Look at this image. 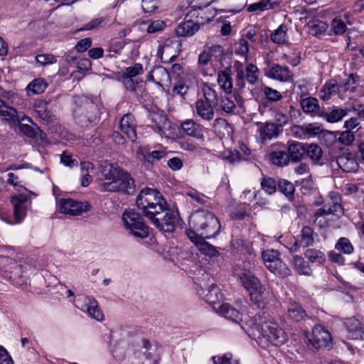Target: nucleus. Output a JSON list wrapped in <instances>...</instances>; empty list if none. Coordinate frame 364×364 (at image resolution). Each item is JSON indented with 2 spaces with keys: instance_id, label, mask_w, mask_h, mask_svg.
Here are the masks:
<instances>
[{
  "instance_id": "nucleus-46",
  "label": "nucleus",
  "mask_w": 364,
  "mask_h": 364,
  "mask_svg": "<svg viewBox=\"0 0 364 364\" xmlns=\"http://www.w3.org/2000/svg\"><path fill=\"white\" fill-rule=\"evenodd\" d=\"M89 316L97 321H102L104 319V314L97 304V301L95 299L90 300L89 306L87 309Z\"/></svg>"
},
{
  "instance_id": "nucleus-61",
  "label": "nucleus",
  "mask_w": 364,
  "mask_h": 364,
  "mask_svg": "<svg viewBox=\"0 0 364 364\" xmlns=\"http://www.w3.org/2000/svg\"><path fill=\"white\" fill-rule=\"evenodd\" d=\"M359 77L356 73H351L347 81L343 85V90L345 91H351L354 92L355 88V85L358 81Z\"/></svg>"
},
{
  "instance_id": "nucleus-24",
  "label": "nucleus",
  "mask_w": 364,
  "mask_h": 364,
  "mask_svg": "<svg viewBox=\"0 0 364 364\" xmlns=\"http://www.w3.org/2000/svg\"><path fill=\"white\" fill-rule=\"evenodd\" d=\"M345 324L348 331L349 338L364 340V329L360 327V322L355 317L347 318Z\"/></svg>"
},
{
  "instance_id": "nucleus-41",
  "label": "nucleus",
  "mask_w": 364,
  "mask_h": 364,
  "mask_svg": "<svg viewBox=\"0 0 364 364\" xmlns=\"http://www.w3.org/2000/svg\"><path fill=\"white\" fill-rule=\"evenodd\" d=\"M154 75L156 76V84L163 86L170 82V75L167 70L162 66L154 68Z\"/></svg>"
},
{
  "instance_id": "nucleus-64",
  "label": "nucleus",
  "mask_w": 364,
  "mask_h": 364,
  "mask_svg": "<svg viewBox=\"0 0 364 364\" xmlns=\"http://www.w3.org/2000/svg\"><path fill=\"white\" fill-rule=\"evenodd\" d=\"M36 59L42 65L53 64L56 62L55 56L51 54H39L36 55Z\"/></svg>"
},
{
  "instance_id": "nucleus-39",
  "label": "nucleus",
  "mask_w": 364,
  "mask_h": 364,
  "mask_svg": "<svg viewBox=\"0 0 364 364\" xmlns=\"http://www.w3.org/2000/svg\"><path fill=\"white\" fill-rule=\"evenodd\" d=\"M278 189L284 194L289 200L294 199V186L287 179L280 178L277 181Z\"/></svg>"
},
{
  "instance_id": "nucleus-5",
  "label": "nucleus",
  "mask_w": 364,
  "mask_h": 364,
  "mask_svg": "<svg viewBox=\"0 0 364 364\" xmlns=\"http://www.w3.org/2000/svg\"><path fill=\"white\" fill-rule=\"evenodd\" d=\"M102 191L118 192L127 195H133L136 191V185L131 174L122 169L118 176L110 183H101Z\"/></svg>"
},
{
  "instance_id": "nucleus-62",
  "label": "nucleus",
  "mask_w": 364,
  "mask_h": 364,
  "mask_svg": "<svg viewBox=\"0 0 364 364\" xmlns=\"http://www.w3.org/2000/svg\"><path fill=\"white\" fill-rule=\"evenodd\" d=\"M258 72L257 68L253 64H249L246 68V77L248 82L251 84H254L257 80Z\"/></svg>"
},
{
  "instance_id": "nucleus-4",
  "label": "nucleus",
  "mask_w": 364,
  "mask_h": 364,
  "mask_svg": "<svg viewBox=\"0 0 364 364\" xmlns=\"http://www.w3.org/2000/svg\"><path fill=\"white\" fill-rule=\"evenodd\" d=\"M136 203L139 209L144 215L153 209H161L164 204H166V200L158 190L145 188L137 196Z\"/></svg>"
},
{
  "instance_id": "nucleus-57",
  "label": "nucleus",
  "mask_w": 364,
  "mask_h": 364,
  "mask_svg": "<svg viewBox=\"0 0 364 364\" xmlns=\"http://www.w3.org/2000/svg\"><path fill=\"white\" fill-rule=\"evenodd\" d=\"M263 92L267 100L270 102H277L282 97L279 92L269 87H264Z\"/></svg>"
},
{
  "instance_id": "nucleus-12",
  "label": "nucleus",
  "mask_w": 364,
  "mask_h": 364,
  "mask_svg": "<svg viewBox=\"0 0 364 364\" xmlns=\"http://www.w3.org/2000/svg\"><path fill=\"white\" fill-rule=\"evenodd\" d=\"M188 237L198 247L201 253L210 257H217L220 255L219 250L217 247L205 241L204 239L205 237H199V235L193 231L188 232Z\"/></svg>"
},
{
  "instance_id": "nucleus-33",
  "label": "nucleus",
  "mask_w": 364,
  "mask_h": 364,
  "mask_svg": "<svg viewBox=\"0 0 364 364\" xmlns=\"http://www.w3.org/2000/svg\"><path fill=\"white\" fill-rule=\"evenodd\" d=\"M270 75L272 78L284 82L290 80L292 76L288 67L279 65H276L272 68Z\"/></svg>"
},
{
  "instance_id": "nucleus-25",
  "label": "nucleus",
  "mask_w": 364,
  "mask_h": 364,
  "mask_svg": "<svg viewBox=\"0 0 364 364\" xmlns=\"http://www.w3.org/2000/svg\"><path fill=\"white\" fill-rule=\"evenodd\" d=\"M215 107L203 102V99H199L196 103V112L203 120L210 121L214 118Z\"/></svg>"
},
{
  "instance_id": "nucleus-59",
  "label": "nucleus",
  "mask_w": 364,
  "mask_h": 364,
  "mask_svg": "<svg viewBox=\"0 0 364 364\" xmlns=\"http://www.w3.org/2000/svg\"><path fill=\"white\" fill-rule=\"evenodd\" d=\"M106 18H95L86 23L82 28H81V31H90L93 29H97L101 28L105 23Z\"/></svg>"
},
{
  "instance_id": "nucleus-19",
  "label": "nucleus",
  "mask_w": 364,
  "mask_h": 364,
  "mask_svg": "<svg viewBox=\"0 0 364 364\" xmlns=\"http://www.w3.org/2000/svg\"><path fill=\"white\" fill-rule=\"evenodd\" d=\"M12 94L0 87V116L8 121H14L17 114L16 109L7 105L3 99H10Z\"/></svg>"
},
{
  "instance_id": "nucleus-13",
  "label": "nucleus",
  "mask_w": 364,
  "mask_h": 364,
  "mask_svg": "<svg viewBox=\"0 0 364 364\" xmlns=\"http://www.w3.org/2000/svg\"><path fill=\"white\" fill-rule=\"evenodd\" d=\"M242 286L249 292L262 284L259 279L250 269H240L235 272Z\"/></svg>"
},
{
  "instance_id": "nucleus-43",
  "label": "nucleus",
  "mask_w": 364,
  "mask_h": 364,
  "mask_svg": "<svg viewBox=\"0 0 364 364\" xmlns=\"http://www.w3.org/2000/svg\"><path fill=\"white\" fill-rule=\"evenodd\" d=\"M203 102L212 105V106L217 107L219 105V99L217 92L210 87L205 85L203 88Z\"/></svg>"
},
{
  "instance_id": "nucleus-9",
  "label": "nucleus",
  "mask_w": 364,
  "mask_h": 364,
  "mask_svg": "<svg viewBox=\"0 0 364 364\" xmlns=\"http://www.w3.org/2000/svg\"><path fill=\"white\" fill-rule=\"evenodd\" d=\"M74 118L81 127H87L97 119L99 109L97 105L89 99H85L82 104L74 109Z\"/></svg>"
},
{
  "instance_id": "nucleus-50",
  "label": "nucleus",
  "mask_w": 364,
  "mask_h": 364,
  "mask_svg": "<svg viewBox=\"0 0 364 364\" xmlns=\"http://www.w3.org/2000/svg\"><path fill=\"white\" fill-rule=\"evenodd\" d=\"M337 86V82L336 80H330L328 81L322 87L320 92L323 95H320V98L323 100H327L330 98L331 94L336 91V87Z\"/></svg>"
},
{
  "instance_id": "nucleus-60",
  "label": "nucleus",
  "mask_w": 364,
  "mask_h": 364,
  "mask_svg": "<svg viewBox=\"0 0 364 364\" xmlns=\"http://www.w3.org/2000/svg\"><path fill=\"white\" fill-rule=\"evenodd\" d=\"M166 26L165 21L162 20L152 21L146 28L149 33H154L162 31Z\"/></svg>"
},
{
  "instance_id": "nucleus-14",
  "label": "nucleus",
  "mask_w": 364,
  "mask_h": 364,
  "mask_svg": "<svg viewBox=\"0 0 364 364\" xmlns=\"http://www.w3.org/2000/svg\"><path fill=\"white\" fill-rule=\"evenodd\" d=\"M249 296L252 303L261 309H264L272 299L271 293L262 284L250 291Z\"/></svg>"
},
{
  "instance_id": "nucleus-36",
  "label": "nucleus",
  "mask_w": 364,
  "mask_h": 364,
  "mask_svg": "<svg viewBox=\"0 0 364 364\" xmlns=\"http://www.w3.org/2000/svg\"><path fill=\"white\" fill-rule=\"evenodd\" d=\"M279 126L274 123H266V124L260 128V136L262 139H272V137L277 136L279 132Z\"/></svg>"
},
{
  "instance_id": "nucleus-55",
  "label": "nucleus",
  "mask_w": 364,
  "mask_h": 364,
  "mask_svg": "<svg viewBox=\"0 0 364 364\" xmlns=\"http://www.w3.org/2000/svg\"><path fill=\"white\" fill-rule=\"evenodd\" d=\"M143 73V67L140 63H136L134 65L128 67L126 68V70L122 73V77L128 76L129 77L134 78L137 75L141 74Z\"/></svg>"
},
{
  "instance_id": "nucleus-49",
  "label": "nucleus",
  "mask_w": 364,
  "mask_h": 364,
  "mask_svg": "<svg viewBox=\"0 0 364 364\" xmlns=\"http://www.w3.org/2000/svg\"><path fill=\"white\" fill-rule=\"evenodd\" d=\"M223 158L230 162V164H235L239 162L241 160L245 159L237 149H228L223 153Z\"/></svg>"
},
{
  "instance_id": "nucleus-28",
  "label": "nucleus",
  "mask_w": 364,
  "mask_h": 364,
  "mask_svg": "<svg viewBox=\"0 0 364 364\" xmlns=\"http://www.w3.org/2000/svg\"><path fill=\"white\" fill-rule=\"evenodd\" d=\"M182 130L188 136L196 139L203 137V127L192 119H188L181 124Z\"/></svg>"
},
{
  "instance_id": "nucleus-17",
  "label": "nucleus",
  "mask_w": 364,
  "mask_h": 364,
  "mask_svg": "<svg viewBox=\"0 0 364 364\" xmlns=\"http://www.w3.org/2000/svg\"><path fill=\"white\" fill-rule=\"evenodd\" d=\"M200 28L199 24L193 18L188 16V12L186 15L184 21L179 23L176 28L178 36L188 37L193 36Z\"/></svg>"
},
{
  "instance_id": "nucleus-3",
  "label": "nucleus",
  "mask_w": 364,
  "mask_h": 364,
  "mask_svg": "<svg viewBox=\"0 0 364 364\" xmlns=\"http://www.w3.org/2000/svg\"><path fill=\"white\" fill-rule=\"evenodd\" d=\"M156 228L166 232L175 230L179 214L178 210L171 208L164 204L161 209H153L144 215Z\"/></svg>"
},
{
  "instance_id": "nucleus-58",
  "label": "nucleus",
  "mask_w": 364,
  "mask_h": 364,
  "mask_svg": "<svg viewBox=\"0 0 364 364\" xmlns=\"http://www.w3.org/2000/svg\"><path fill=\"white\" fill-rule=\"evenodd\" d=\"M337 134H339L338 141L346 146H348L353 143L354 141V134L352 132L347 130L341 132H336Z\"/></svg>"
},
{
  "instance_id": "nucleus-8",
  "label": "nucleus",
  "mask_w": 364,
  "mask_h": 364,
  "mask_svg": "<svg viewBox=\"0 0 364 364\" xmlns=\"http://www.w3.org/2000/svg\"><path fill=\"white\" fill-rule=\"evenodd\" d=\"M215 1L193 0L191 9L188 11V16L193 18L199 26L211 21L215 16L217 11L214 8L209 7V6Z\"/></svg>"
},
{
  "instance_id": "nucleus-7",
  "label": "nucleus",
  "mask_w": 364,
  "mask_h": 364,
  "mask_svg": "<svg viewBox=\"0 0 364 364\" xmlns=\"http://www.w3.org/2000/svg\"><path fill=\"white\" fill-rule=\"evenodd\" d=\"M159 346L143 339L139 348L135 350L132 364H159L161 360Z\"/></svg>"
},
{
  "instance_id": "nucleus-40",
  "label": "nucleus",
  "mask_w": 364,
  "mask_h": 364,
  "mask_svg": "<svg viewBox=\"0 0 364 364\" xmlns=\"http://www.w3.org/2000/svg\"><path fill=\"white\" fill-rule=\"evenodd\" d=\"M47 87L48 83L44 79L37 78L31 81L26 89L28 92H31L33 94H41L46 90Z\"/></svg>"
},
{
  "instance_id": "nucleus-6",
  "label": "nucleus",
  "mask_w": 364,
  "mask_h": 364,
  "mask_svg": "<svg viewBox=\"0 0 364 364\" xmlns=\"http://www.w3.org/2000/svg\"><path fill=\"white\" fill-rule=\"evenodd\" d=\"M125 228L129 233L139 239L149 236V227L145 224L141 214L134 210H125L122 215Z\"/></svg>"
},
{
  "instance_id": "nucleus-47",
  "label": "nucleus",
  "mask_w": 364,
  "mask_h": 364,
  "mask_svg": "<svg viewBox=\"0 0 364 364\" xmlns=\"http://www.w3.org/2000/svg\"><path fill=\"white\" fill-rule=\"evenodd\" d=\"M338 210H341V206L338 203H334L333 205L329 206L328 208L323 206L320 208V218L330 215L331 218H328V220H334L338 217L336 213Z\"/></svg>"
},
{
  "instance_id": "nucleus-38",
  "label": "nucleus",
  "mask_w": 364,
  "mask_h": 364,
  "mask_svg": "<svg viewBox=\"0 0 364 364\" xmlns=\"http://www.w3.org/2000/svg\"><path fill=\"white\" fill-rule=\"evenodd\" d=\"M287 26L285 24H282L270 34V39L274 43L284 44L287 43Z\"/></svg>"
},
{
  "instance_id": "nucleus-11",
  "label": "nucleus",
  "mask_w": 364,
  "mask_h": 364,
  "mask_svg": "<svg viewBox=\"0 0 364 364\" xmlns=\"http://www.w3.org/2000/svg\"><path fill=\"white\" fill-rule=\"evenodd\" d=\"M58 208L61 213L78 215L90 210L91 205L87 202L82 203L70 198H62L59 200Z\"/></svg>"
},
{
  "instance_id": "nucleus-31",
  "label": "nucleus",
  "mask_w": 364,
  "mask_h": 364,
  "mask_svg": "<svg viewBox=\"0 0 364 364\" xmlns=\"http://www.w3.org/2000/svg\"><path fill=\"white\" fill-rule=\"evenodd\" d=\"M350 111V107H346L345 109L336 108L330 113L320 112V117L325 118L328 122L334 123L341 120Z\"/></svg>"
},
{
  "instance_id": "nucleus-10",
  "label": "nucleus",
  "mask_w": 364,
  "mask_h": 364,
  "mask_svg": "<svg viewBox=\"0 0 364 364\" xmlns=\"http://www.w3.org/2000/svg\"><path fill=\"white\" fill-rule=\"evenodd\" d=\"M198 293L203 299L213 306L214 309L218 308V305L222 304L221 302L223 301V294L220 288L214 283L205 285V287L200 286Z\"/></svg>"
},
{
  "instance_id": "nucleus-22",
  "label": "nucleus",
  "mask_w": 364,
  "mask_h": 364,
  "mask_svg": "<svg viewBox=\"0 0 364 364\" xmlns=\"http://www.w3.org/2000/svg\"><path fill=\"white\" fill-rule=\"evenodd\" d=\"M120 129L132 141L136 139L134 118L132 114H127L122 117L120 121Z\"/></svg>"
},
{
  "instance_id": "nucleus-42",
  "label": "nucleus",
  "mask_w": 364,
  "mask_h": 364,
  "mask_svg": "<svg viewBox=\"0 0 364 364\" xmlns=\"http://www.w3.org/2000/svg\"><path fill=\"white\" fill-rule=\"evenodd\" d=\"M289 317L295 321H300L306 316V313L301 306L297 303H291L288 307Z\"/></svg>"
},
{
  "instance_id": "nucleus-35",
  "label": "nucleus",
  "mask_w": 364,
  "mask_h": 364,
  "mask_svg": "<svg viewBox=\"0 0 364 364\" xmlns=\"http://www.w3.org/2000/svg\"><path fill=\"white\" fill-rule=\"evenodd\" d=\"M269 160L277 166L283 167L287 166L289 162L288 153L284 151H274L270 153Z\"/></svg>"
},
{
  "instance_id": "nucleus-52",
  "label": "nucleus",
  "mask_w": 364,
  "mask_h": 364,
  "mask_svg": "<svg viewBox=\"0 0 364 364\" xmlns=\"http://www.w3.org/2000/svg\"><path fill=\"white\" fill-rule=\"evenodd\" d=\"M314 230L309 226H304L301 230V244L303 246H309L314 242Z\"/></svg>"
},
{
  "instance_id": "nucleus-21",
  "label": "nucleus",
  "mask_w": 364,
  "mask_h": 364,
  "mask_svg": "<svg viewBox=\"0 0 364 364\" xmlns=\"http://www.w3.org/2000/svg\"><path fill=\"white\" fill-rule=\"evenodd\" d=\"M121 168L117 164H112L107 161L100 163V171L105 181L103 183H110L116 178Z\"/></svg>"
},
{
  "instance_id": "nucleus-23",
  "label": "nucleus",
  "mask_w": 364,
  "mask_h": 364,
  "mask_svg": "<svg viewBox=\"0 0 364 364\" xmlns=\"http://www.w3.org/2000/svg\"><path fill=\"white\" fill-rule=\"evenodd\" d=\"M288 155L289 160L293 162L300 161L306 154V144L301 142H288Z\"/></svg>"
},
{
  "instance_id": "nucleus-44",
  "label": "nucleus",
  "mask_w": 364,
  "mask_h": 364,
  "mask_svg": "<svg viewBox=\"0 0 364 364\" xmlns=\"http://www.w3.org/2000/svg\"><path fill=\"white\" fill-rule=\"evenodd\" d=\"M293 263L295 269L301 274L310 275L311 269L308 264H306L304 258L299 255L294 256Z\"/></svg>"
},
{
  "instance_id": "nucleus-45",
  "label": "nucleus",
  "mask_w": 364,
  "mask_h": 364,
  "mask_svg": "<svg viewBox=\"0 0 364 364\" xmlns=\"http://www.w3.org/2000/svg\"><path fill=\"white\" fill-rule=\"evenodd\" d=\"M309 33L317 37L318 35V18L316 14H309L306 17Z\"/></svg>"
},
{
  "instance_id": "nucleus-2",
  "label": "nucleus",
  "mask_w": 364,
  "mask_h": 364,
  "mask_svg": "<svg viewBox=\"0 0 364 364\" xmlns=\"http://www.w3.org/2000/svg\"><path fill=\"white\" fill-rule=\"evenodd\" d=\"M188 224L190 228L188 232L193 231L199 237L211 238L217 235L220 231V224L218 218L208 210H200L191 214L189 218Z\"/></svg>"
},
{
  "instance_id": "nucleus-63",
  "label": "nucleus",
  "mask_w": 364,
  "mask_h": 364,
  "mask_svg": "<svg viewBox=\"0 0 364 364\" xmlns=\"http://www.w3.org/2000/svg\"><path fill=\"white\" fill-rule=\"evenodd\" d=\"M279 252L274 250H266L262 252V257L264 263H269L273 260L279 259Z\"/></svg>"
},
{
  "instance_id": "nucleus-16",
  "label": "nucleus",
  "mask_w": 364,
  "mask_h": 364,
  "mask_svg": "<svg viewBox=\"0 0 364 364\" xmlns=\"http://www.w3.org/2000/svg\"><path fill=\"white\" fill-rule=\"evenodd\" d=\"M215 310L227 319L239 324L241 328L242 325L246 326V322L247 320L243 323L242 314L236 309L232 307L229 304L223 303L222 304L218 305V308Z\"/></svg>"
},
{
  "instance_id": "nucleus-53",
  "label": "nucleus",
  "mask_w": 364,
  "mask_h": 364,
  "mask_svg": "<svg viewBox=\"0 0 364 364\" xmlns=\"http://www.w3.org/2000/svg\"><path fill=\"white\" fill-rule=\"evenodd\" d=\"M76 63L77 70L71 73V76L75 77L77 74L88 71L92 68V62L88 58H81Z\"/></svg>"
},
{
  "instance_id": "nucleus-37",
  "label": "nucleus",
  "mask_w": 364,
  "mask_h": 364,
  "mask_svg": "<svg viewBox=\"0 0 364 364\" xmlns=\"http://www.w3.org/2000/svg\"><path fill=\"white\" fill-rule=\"evenodd\" d=\"M333 346V340L331 333L320 324V348H323L328 350Z\"/></svg>"
},
{
  "instance_id": "nucleus-18",
  "label": "nucleus",
  "mask_w": 364,
  "mask_h": 364,
  "mask_svg": "<svg viewBox=\"0 0 364 364\" xmlns=\"http://www.w3.org/2000/svg\"><path fill=\"white\" fill-rule=\"evenodd\" d=\"M48 102L44 100H36L33 104L34 112L41 120L48 124L55 119V116L49 109Z\"/></svg>"
},
{
  "instance_id": "nucleus-29",
  "label": "nucleus",
  "mask_w": 364,
  "mask_h": 364,
  "mask_svg": "<svg viewBox=\"0 0 364 364\" xmlns=\"http://www.w3.org/2000/svg\"><path fill=\"white\" fill-rule=\"evenodd\" d=\"M232 71L230 68L219 71L218 75V82L225 93H230L232 89L231 77Z\"/></svg>"
},
{
  "instance_id": "nucleus-48",
  "label": "nucleus",
  "mask_w": 364,
  "mask_h": 364,
  "mask_svg": "<svg viewBox=\"0 0 364 364\" xmlns=\"http://www.w3.org/2000/svg\"><path fill=\"white\" fill-rule=\"evenodd\" d=\"M261 187L268 194L274 193L277 186V181L273 178L269 176H264L261 181Z\"/></svg>"
},
{
  "instance_id": "nucleus-56",
  "label": "nucleus",
  "mask_w": 364,
  "mask_h": 364,
  "mask_svg": "<svg viewBox=\"0 0 364 364\" xmlns=\"http://www.w3.org/2000/svg\"><path fill=\"white\" fill-rule=\"evenodd\" d=\"M221 109L226 113H232L235 109V104L234 101L231 100L228 97H221L220 100Z\"/></svg>"
},
{
  "instance_id": "nucleus-15",
  "label": "nucleus",
  "mask_w": 364,
  "mask_h": 364,
  "mask_svg": "<svg viewBox=\"0 0 364 364\" xmlns=\"http://www.w3.org/2000/svg\"><path fill=\"white\" fill-rule=\"evenodd\" d=\"M28 196L25 194H18L11 198V203L14 207V216L16 223H21L25 218L27 211L26 203Z\"/></svg>"
},
{
  "instance_id": "nucleus-30",
  "label": "nucleus",
  "mask_w": 364,
  "mask_h": 364,
  "mask_svg": "<svg viewBox=\"0 0 364 364\" xmlns=\"http://www.w3.org/2000/svg\"><path fill=\"white\" fill-rule=\"evenodd\" d=\"M119 80L123 83L125 89L129 92L137 94L138 91L141 92L144 89L143 81L141 79L120 76Z\"/></svg>"
},
{
  "instance_id": "nucleus-27",
  "label": "nucleus",
  "mask_w": 364,
  "mask_h": 364,
  "mask_svg": "<svg viewBox=\"0 0 364 364\" xmlns=\"http://www.w3.org/2000/svg\"><path fill=\"white\" fill-rule=\"evenodd\" d=\"M264 264L270 272L279 277L285 278L291 274L289 267L280 259L273 260V262Z\"/></svg>"
},
{
  "instance_id": "nucleus-34",
  "label": "nucleus",
  "mask_w": 364,
  "mask_h": 364,
  "mask_svg": "<svg viewBox=\"0 0 364 364\" xmlns=\"http://www.w3.org/2000/svg\"><path fill=\"white\" fill-rule=\"evenodd\" d=\"M302 110L305 113L311 114V115L317 114L318 111V100L313 97H308L304 98L300 102Z\"/></svg>"
},
{
  "instance_id": "nucleus-1",
  "label": "nucleus",
  "mask_w": 364,
  "mask_h": 364,
  "mask_svg": "<svg viewBox=\"0 0 364 364\" xmlns=\"http://www.w3.org/2000/svg\"><path fill=\"white\" fill-rule=\"evenodd\" d=\"M242 328L249 336L255 339L266 338L273 346H281L287 341L284 330L264 311L249 317L246 326L242 325Z\"/></svg>"
},
{
  "instance_id": "nucleus-54",
  "label": "nucleus",
  "mask_w": 364,
  "mask_h": 364,
  "mask_svg": "<svg viewBox=\"0 0 364 364\" xmlns=\"http://www.w3.org/2000/svg\"><path fill=\"white\" fill-rule=\"evenodd\" d=\"M318 324H315L311 333L305 332V342L308 346H311L312 348L315 349H318L317 344L318 343V340L317 338V336L316 334L317 330Z\"/></svg>"
},
{
  "instance_id": "nucleus-20",
  "label": "nucleus",
  "mask_w": 364,
  "mask_h": 364,
  "mask_svg": "<svg viewBox=\"0 0 364 364\" xmlns=\"http://www.w3.org/2000/svg\"><path fill=\"white\" fill-rule=\"evenodd\" d=\"M165 43L161 52V59L164 63H172L181 51V44L178 41Z\"/></svg>"
},
{
  "instance_id": "nucleus-51",
  "label": "nucleus",
  "mask_w": 364,
  "mask_h": 364,
  "mask_svg": "<svg viewBox=\"0 0 364 364\" xmlns=\"http://www.w3.org/2000/svg\"><path fill=\"white\" fill-rule=\"evenodd\" d=\"M336 248L345 254H350L354 250L350 240L346 237H341L336 245Z\"/></svg>"
},
{
  "instance_id": "nucleus-32",
  "label": "nucleus",
  "mask_w": 364,
  "mask_h": 364,
  "mask_svg": "<svg viewBox=\"0 0 364 364\" xmlns=\"http://www.w3.org/2000/svg\"><path fill=\"white\" fill-rule=\"evenodd\" d=\"M282 0H261L257 3L252 4L247 7L248 12H254L256 11H264L279 5Z\"/></svg>"
},
{
  "instance_id": "nucleus-26",
  "label": "nucleus",
  "mask_w": 364,
  "mask_h": 364,
  "mask_svg": "<svg viewBox=\"0 0 364 364\" xmlns=\"http://www.w3.org/2000/svg\"><path fill=\"white\" fill-rule=\"evenodd\" d=\"M18 129L20 132L31 139H37L38 137L43 140L46 138V134L44 133L36 124H33V126H31L28 124H18Z\"/></svg>"
}]
</instances>
